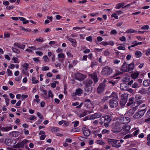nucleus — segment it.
Here are the masks:
<instances>
[{
  "label": "nucleus",
  "instance_id": "37998d69",
  "mask_svg": "<svg viewBox=\"0 0 150 150\" xmlns=\"http://www.w3.org/2000/svg\"><path fill=\"white\" fill-rule=\"evenodd\" d=\"M32 83L33 84L37 83H38L39 82V81L37 80H36V78L35 77H33L32 79Z\"/></svg>",
  "mask_w": 150,
  "mask_h": 150
},
{
  "label": "nucleus",
  "instance_id": "473e14b6",
  "mask_svg": "<svg viewBox=\"0 0 150 150\" xmlns=\"http://www.w3.org/2000/svg\"><path fill=\"white\" fill-rule=\"evenodd\" d=\"M28 140H25L23 141H22L21 142L19 143L20 145V147L23 148L24 146V144L27 143L28 142Z\"/></svg>",
  "mask_w": 150,
  "mask_h": 150
},
{
  "label": "nucleus",
  "instance_id": "72a5a7b5",
  "mask_svg": "<svg viewBox=\"0 0 150 150\" xmlns=\"http://www.w3.org/2000/svg\"><path fill=\"white\" fill-rule=\"evenodd\" d=\"M135 54L136 57L137 58L140 57L142 55V53L139 51H136L135 52Z\"/></svg>",
  "mask_w": 150,
  "mask_h": 150
},
{
  "label": "nucleus",
  "instance_id": "ea45409f",
  "mask_svg": "<svg viewBox=\"0 0 150 150\" xmlns=\"http://www.w3.org/2000/svg\"><path fill=\"white\" fill-rule=\"evenodd\" d=\"M11 142V140L8 139H6L5 140L4 143L5 144L8 146H11L10 144V142Z\"/></svg>",
  "mask_w": 150,
  "mask_h": 150
},
{
  "label": "nucleus",
  "instance_id": "8fccbe9b",
  "mask_svg": "<svg viewBox=\"0 0 150 150\" xmlns=\"http://www.w3.org/2000/svg\"><path fill=\"white\" fill-rule=\"evenodd\" d=\"M150 117V108L149 110L147 112L146 115V118H149Z\"/></svg>",
  "mask_w": 150,
  "mask_h": 150
},
{
  "label": "nucleus",
  "instance_id": "de8ad7c7",
  "mask_svg": "<svg viewBox=\"0 0 150 150\" xmlns=\"http://www.w3.org/2000/svg\"><path fill=\"white\" fill-rule=\"evenodd\" d=\"M110 98L109 96L104 97L103 98L102 100V102L103 103H104L106 102Z\"/></svg>",
  "mask_w": 150,
  "mask_h": 150
},
{
  "label": "nucleus",
  "instance_id": "79ce46f5",
  "mask_svg": "<svg viewBox=\"0 0 150 150\" xmlns=\"http://www.w3.org/2000/svg\"><path fill=\"white\" fill-rule=\"evenodd\" d=\"M139 92L142 94H145L146 93V91L145 88H142Z\"/></svg>",
  "mask_w": 150,
  "mask_h": 150
},
{
  "label": "nucleus",
  "instance_id": "4d7b16f0",
  "mask_svg": "<svg viewBox=\"0 0 150 150\" xmlns=\"http://www.w3.org/2000/svg\"><path fill=\"white\" fill-rule=\"evenodd\" d=\"M117 15H119L120 14H122L123 12L121 11H118L115 12Z\"/></svg>",
  "mask_w": 150,
  "mask_h": 150
},
{
  "label": "nucleus",
  "instance_id": "13d9d810",
  "mask_svg": "<svg viewBox=\"0 0 150 150\" xmlns=\"http://www.w3.org/2000/svg\"><path fill=\"white\" fill-rule=\"evenodd\" d=\"M74 123V127L78 126L79 123V122L77 121H76L74 122H73V123Z\"/></svg>",
  "mask_w": 150,
  "mask_h": 150
},
{
  "label": "nucleus",
  "instance_id": "0e129e2a",
  "mask_svg": "<svg viewBox=\"0 0 150 150\" xmlns=\"http://www.w3.org/2000/svg\"><path fill=\"white\" fill-rule=\"evenodd\" d=\"M37 115L41 119H42L43 118V117L42 115H41L40 113L38 112L37 113Z\"/></svg>",
  "mask_w": 150,
  "mask_h": 150
},
{
  "label": "nucleus",
  "instance_id": "ddd939ff",
  "mask_svg": "<svg viewBox=\"0 0 150 150\" xmlns=\"http://www.w3.org/2000/svg\"><path fill=\"white\" fill-rule=\"evenodd\" d=\"M138 109V106H137L134 107L129 110L128 111V113L129 115H132L135 112V111Z\"/></svg>",
  "mask_w": 150,
  "mask_h": 150
},
{
  "label": "nucleus",
  "instance_id": "774afa93",
  "mask_svg": "<svg viewBox=\"0 0 150 150\" xmlns=\"http://www.w3.org/2000/svg\"><path fill=\"white\" fill-rule=\"evenodd\" d=\"M46 137V135L45 134H43L40 137V139L41 140H44Z\"/></svg>",
  "mask_w": 150,
  "mask_h": 150
},
{
  "label": "nucleus",
  "instance_id": "4c0bfd02",
  "mask_svg": "<svg viewBox=\"0 0 150 150\" xmlns=\"http://www.w3.org/2000/svg\"><path fill=\"white\" fill-rule=\"evenodd\" d=\"M59 128L57 127H53L52 129H51V131L53 132H57L59 131Z\"/></svg>",
  "mask_w": 150,
  "mask_h": 150
},
{
  "label": "nucleus",
  "instance_id": "f257e3e1",
  "mask_svg": "<svg viewBox=\"0 0 150 150\" xmlns=\"http://www.w3.org/2000/svg\"><path fill=\"white\" fill-rule=\"evenodd\" d=\"M111 120L110 117L109 115H105L101 117L100 118V124L102 125L107 127L109 126V123Z\"/></svg>",
  "mask_w": 150,
  "mask_h": 150
},
{
  "label": "nucleus",
  "instance_id": "e433bc0d",
  "mask_svg": "<svg viewBox=\"0 0 150 150\" xmlns=\"http://www.w3.org/2000/svg\"><path fill=\"white\" fill-rule=\"evenodd\" d=\"M135 32H137L136 30L131 28L129 29L126 31V33H131Z\"/></svg>",
  "mask_w": 150,
  "mask_h": 150
},
{
  "label": "nucleus",
  "instance_id": "052dcab7",
  "mask_svg": "<svg viewBox=\"0 0 150 150\" xmlns=\"http://www.w3.org/2000/svg\"><path fill=\"white\" fill-rule=\"evenodd\" d=\"M13 60V61L15 63H18L19 62H18V59L17 58L13 57L12 58Z\"/></svg>",
  "mask_w": 150,
  "mask_h": 150
},
{
  "label": "nucleus",
  "instance_id": "6ab92c4d",
  "mask_svg": "<svg viewBox=\"0 0 150 150\" xmlns=\"http://www.w3.org/2000/svg\"><path fill=\"white\" fill-rule=\"evenodd\" d=\"M19 132L18 131H13L10 132L9 135L11 137H17L19 135Z\"/></svg>",
  "mask_w": 150,
  "mask_h": 150
},
{
  "label": "nucleus",
  "instance_id": "9b49d317",
  "mask_svg": "<svg viewBox=\"0 0 150 150\" xmlns=\"http://www.w3.org/2000/svg\"><path fill=\"white\" fill-rule=\"evenodd\" d=\"M101 115L102 114L100 113H96L91 115L90 119L91 120H94L99 118Z\"/></svg>",
  "mask_w": 150,
  "mask_h": 150
},
{
  "label": "nucleus",
  "instance_id": "338daca9",
  "mask_svg": "<svg viewBox=\"0 0 150 150\" xmlns=\"http://www.w3.org/2000/svg\"><path fill=\"white\" fill-rule=\"evenodd\" d=\"M117 16V15L115 14V12H114V14L111 15V17H114L116 19H117L118 18V17Z\"/></svg>",
  "mask_w": 150,
  "mask_h": 150
},
{
  "label": "nucleus",
  "instance_id": "a878e982",
  "mask_svg": "<svg viewBox=\"0 0 150 150\" xmlns=\"http://www.w3.org/2000/svg\"><path fill=\"white\" fill-rule=\"evenodd\" d=\"M112 97L114 98V99L116 100H118V98L117 96V94L115 92H113L112 93L111 95L110 96H109V98H111Z\"/></svg>",
  "mask_w": 150,
  "mask_h": 150
},
{
  "label": "nucleus",
  "instance_id": "e2e57ef3",
  "mask_svg": "<svg viewBox=\"0 0 150 150\" xmlns=\"http://www.w3.org/2000/svg\"><path fill=\"white\" fill-rule=\"evenodd\" d=\"M36 40L38 42H42L43 41V38L41 37H40L39 38H37L36 39Z\"/></svg>",
  "mask_w": 150,
  "mask_h": 150
},
{
  "label": "nucleus",
  "instance_id": "cd10ccee",
  "mask_svg": "<svg viewBox=\"0 0 150 150\" xmlns=\"http://www.w3.org/2000/svg\"><path fill=\"white\" fill-rule=\"evenodd\" d=\"M146 109L145 108L142 109V110H139L138 112V113H139V114H140V115H141V116L142 117L146 112Z\"/></svg>",
  "mask_w": 150,
  "mask_h": 150
},
{
  "label": "nucleus",
  "instance_id": "5701e85b",
  "mask_svg": "<svg viewBox=\"0 0 150 150\" xmlns=\"http://www.w3.org/2000/svg\"><path fill=\"white\" fill-rule=\"evenodd\" d=\"M142 117L141 116V115L138 112H136L133 116V118L135 119H139Z\"/></svg>",
  "mask_w": 150,
  "mask_h": 150
},
{
  "label": "nucleus",
  "instance_id": "f8f14e48",
  "mask_svg": "<svg viewBox=\"0 0 150 150\" xmlns=\"http://www.w3.org/2000/svg\"><path fill=\"white\" fill-rule=\"evenodd\" d=\"M67 38L68 39V40L72 43V45L73 47H76L77 46V42L75 39L71 38H68V36L67 37Z\"/></svg>",
  "mask_w": 150,
  "mask_h": 150
},
{
  "label": "nucleus",
  "instance_id": "09e8293b",
  "mask_svg": "<svg viewBox=\"0 0 150 150\" xmlns=\"http://www.w3.org/2000/svg\"><path fill=\"white\" fill-rule=\"evenodd\" d=\"M132 87L134 88H137L139 87V86L138 84L137 83L135 82L132 85Z\"/></svg>",
  "mask_w": 150,
  "mask_h": 150
},
{
  "label": "nucleus",
  "instance_id": "c85d7f7f",
  "mask_svg": "<svg viewBox=\"0 0 150 150\" xmlns=\"http://www.w3.org/2000/svg\"><path fill=\"white\" fill-rule=\"evenodd\" d=\"M14 45L17 46L18 48H21L22 49H23L24 48L25 45H21L18 43H15L14 44Z\"/></svg>",
  "mask_w": 150,
  "mask_h": 150
},
{
  "label": "nucleus",
  "instance_id": "c03bdc74",
  "mask_svg": "<svg viewBox=\"0 0 150 150\" xmlns=\"http://www.w3.org/2000/svg\"><path fill=\"white\" fill-rule=\"evenodd\" d=\"M132 137V134H129L126 135H125L124 137V139H127L130 138Z\"/></svg>",
  "mask_w": 150,
  "mask_h": 150
},
{
  "label": "nucleus",
  "instance_id": "9d476101",
  "mask_svg": "<svg viewBox=\"0 0 150 150\" xmlns=\"http://www.w3.org/2000/svg\"><path fill=\"white\" fill-rule=\"evenodd\" d=\"M121 70L122 71L129 72V69L128 65L125 62L121 68Z\"/></svg>",
  "mask_w": 150,
  "mask_h": 150
},
{
  "label": "nucleus",
  "instance_id": "49530a36",
  "mask_svg": "<svg viewBox=\"0 0 150 150\" xmlns=\"http://www.w3.org/2000/svg\"><path fill=\"white\" fill-rule=\"evenodd\" d=\"M10 33H8V32L5 33L4 34V38H9L10 37Z\"/></svg>",
  "mask_w": 150,
  "mask_h": 150
},
{
  "label": "nucleus",
  "instance_id": "6e6552de",
  "mask_svg": "<svg viewBox=\"0 0 150 150\" xmlns=\"http://www.w3.org/2000/svg\"><path fill=\"white\" fill-rule=\"evenodd\" d=\"M105 84L104 83H102L100 84L97 88V92L98 93H102L104 89V87Z\"/></svg>",
  "mask_w": 150,
  "mask_h": 150
},
{
  "label": "nucleus",
  "instance_id": "dca6fc26",
  "mask_svg": "<svg viewBox=\"0 0 150 150\" xmlns=\"http://www.w3.org/2000/svg\"><path fill=\"white\" fill-rule=\"evenodd\" d=\"M82 131L84 135L86 136H88L90 135V131L89 129L84 128V129H83Z\"/></svg>",
  "mask_w": 150,
  "mask_h": 150
},
{
  "label": "nucleus",
  "instance_id": "39448f33",
  "mask_svg": "<svg viewBox=\"0 0 150 150\" xmlns=\"http://www.w3.org/2000/svg\"><path fill=\"white\" fill-rule=\"evenodd\" d=\"M74 78L79 81L83 80L86 77V76L80 73H76L74 75Z\"/></svg>",
  "mask_w": 150,
  "mask_h": 150
},
{
  "label": "nucleus",
  "instance_id": "a211bd4d",
  "mask_svg": "<svg viewBox=\"0 0 150 150\" xmlns=\"http://www.w3.org/2000/svg\"><path fill=\"white\" fill-rule=\"evenodd\" d=\"M91 77L93 79L95 83H96L98 81V79L97 77V74L95 73H93L90 75Z\"/></svg>",
  "mask_w": 150,
  "mask_h": 150
},
{
  "label": "nucleus",
  "instance_id": "3c124183",
  "mask_svg": "<svg viewBox=\"0 0 150 150\" xmlns=\"http://www.w3.org/2000/svg\"><path fill=\"white\" fill-rule=\"evenodd\" d=\"M86 39L87 40L89 41L90 42H91L92 41L93 39L91 36H90L86 38Z\"/></svg>",
  "mask_w": 150,
  "mask_h": 150
},
{
  "label": "nucleus",
  "instance_id": "7c9ffc66",
  "mask_svg": "<svg viewBox=\"0 0 150 150\" xmlns=\"http://www.w3.org/2000/svg\"><path fill=\"white\" fill-rule=\"evenodd\" d=\"M125 5V4L124 3L118 4H117L116 6L115 7V8L117 9H119L121 7H123V6Z\"/></svg>",
  "mask_w": 150,
  "mask_h": 150
},
{
  "label": "nucleus",
  "instance_id": "f704fd0d",
  "mask_svg": "<svg viewBox=\"0 0 150 150\" xmlns=\"http://www.w3.org/2000/svg\"><path fill=\"white\" fill-rule=\"evenodd\" d=\"M19 19L23 22L24 24H27L28 23V21L26 20L25 18L22 17H19Z\"/></svg>",
  "mask_w": 150,
  "mask_h": 150
},
{
  "label": "nucleus",
  "instance_id": "c9c22d12",
  "mask_svg": "<svg viewBox=\"0 0 150 150\" xmlns=\"http://www.w3.org/2000/svg\"><path fill=\"white\" fill-rule=\"evenodd\" d=\"M139 75L138 73H134L132 75V78L133 79H135L138 78Z\"/></svg>",
  "mask_w": 150,
  "mask_h": 150
},
{
  "label": "nucleus",
  "instance_id": "864d4df0",
  "mask_svg": "<svg viewBox=\"0 0 150 150\" xmlns=\"http://www.w3.org/2000/svg\"><path fill=\"white\" fill-rule=\"evenodd\" d=\"M7 74L8 76H11L12 74V73L11 70L9 69H8L7 70Z\"/></svg>",
  "mask_w": 150,
  "mask_h": 150
},
{
  "label": "nucleus",
  "instance_id": "7ed1b4c3",
  "mask_svg": "<svg viewBox=\"0 0 150 150\" xmlns=\"http://www.w3.org/2000/svg\"><path fill=\"white\" fill-rule=\"evenodd\" d=\"M112 70L109 67H105L103 68L102 71V74L105 76H109L112 73Z\"/></svg>",
  "mask_w": 150,
  "mask_h": 150
},
{
  "label": "nucleus",
  "instance_id": "aec40b11",
  "mask_svg": "<svg viewBox=\"0 0 150 150\" xmlns=\"http://www.w3.org/2000/svg\"><path fill=\"white\" fill-rule=\"evenodd\" d=\"M0 129L3 131L7 132L12 129V127L9 126L6 127H0Z\"/></svg>",
  "mask_w": 150,
  "mask_h": 150
},
{
  "label": "nucleus",
  "instance_id": "bf43d9fd",
  "mask_svg": "<svg viewBox=\"0 0 150 150\" xmlns=\"http://www.w3.org/2000/svg\"><path fill=\"white\" fill-rule=\"evenodd\" d=\"M109 130L105 129H104L102 131V133L103 134H105L106 133L108 134L109 133Z\"/></svg>",
  "mask_w": 150,
  "mask_h": 150
},
{
  "label": "nucleus",
  "instance_id": "f3484780",
  "mask_svg": "<svg viewBox=\"0 0 150 150\" xmlns=\"http://www.w3.org/2000/svg\"><path fill=\"white\" fill-rule=\"evenodd\" d=\"M120 88L121 90L125 91L127 89V84L125 83H121L120 85Z\"/></svg>",
  "mask_w": 150,
  "mask_h": 150
},
{
  "label": "nucleus",
  "instance_id": "2f4dec72",
  "mask_svg": "<svg viewBox=\"0 0 150 150\" xmlns=\"http://www.w3.org/2000/svg\"><path fill=\"white\" fill-rule=\"evenodd\" d=\"M22 67H23L22 69H24L25 71H27L29 67V64L28 63H25L22 65Z\"/></svg>",
  "mask_w": 150,
  "mask_h": 150
},
{
  "label": "nucleus",
  "instance_id": "c756f323",
  "mask_svg": "<svg viewBox=\"0 0 150 150\" xmlns=\"http://www.w3.org/2000/svg\"><path fill=\"white\" fill-rule=\"evenodd\" d=\"M134 98L133 97H131L130 98L129 100V102L127 104V105L129 106L130 105L133 104L134 103Z\"/></svg>",
  "mask_w": 150,
  "mask_h": 150
},
{
  "label": "nucleus",
  "instance_id": "680f3d73",
  "mask_svg": "<svg viewBox=\"0 0 150 150\" xmlns=\"http://www.w3.org/2000/svg\"><path fill=\"white\" fill-rule=\"evenodd\" d=\"M14 7V6L13 5H12L11 6H7L6 7V8L8 10H10L13 8Z\"/></svg>",
  "mask_w": 150,
  "mask_h": 150
},
{
  "label": "nucleus",
  "instance_id": "a18cd8bd",
  "mask_svg": "<svg viewBox=\"0 0 150 150\" xmlns=\"http://www.w3.org/2000/svg\"><path fill=\"white\" fill-rule=\"evenodd\" d=\"M12 50L14 52L16 53H19L20 52V51L19 50L14 47H12Z\"/></svg>",
  "mask_w": 150,
  "mask_h": 150
},
{
  "label": "nucleus",
  "instance_id": "b1692460",
  "mask_svg": "<svg viewBox=\"0 0 150 150\" xmlns=\"http://www.w3.org/2000/svg\"><path fill=\"white\" fill-rule=\"evenodd\" d=\"M122 129L124 132H128L130 129V126L129 125H126L122 128Z\"/></svg>",
  "mask_w": 150,
  "mask_h": 150
},
{
  "label": "nucleus",
  "instance_id": "bb28decb",
  "mask_svg": "<svg viewBox=\"0 0 150 150\" xmlns=\"http://www.w3.org/2000/svg\"><path fill=\"white\" fill-rule=\"evenodd\" d=\"M128 96V94L127 93H124L122 94L121 96V99L122 100H127Z\"/></svg>",
  "mask_w": 150,
  "mask_h": 150
},
{
  "label": "nucleus",
  "instance_id": "1a4fd4ad",
  "mask_svg": "<svg viewBox=\"0 0 150 150\" xmlns=\"http://www.w3.org/2000/svg\"><path fill=\"white\" fill-rule=\"evenodd\" d=\"M93 83V81L89 79H87L83 82V83L85 87L92 86L91 85Z\"/></svg>",
  "mask_w": 150,
  "mask_h": 150
},
{
  "label": "nucleus",
  "instance_id": "69168bd1",
  "mask_svg": "<svg viewBox=\"0 0 150 150\" xmlns=\"http://www.w3.org/2000/svg\"><path fill=\"white\" fill-rule=\"evenodd\" d=\"M48 96L49 97H52L53 96V95L52 93V91L50 90L49 91Z\"/></svg>",
  "mask_w": 150,
  "mask_h": 150
},
{
  "label": "nucleus",
  "instance_id": "423d86ee",
  "mask_svg": "<svg viewBox=\"0 0 150 150\" xmlns=\"http://www.w3.org/2000/svg\"><path fill=\"white\" fill-rule=\"evenodd\" d=\"M130 118L128 117H121L120 119V123L122 124H127L130 122Z\"/></svg>",
  "mask_w": 150,
  "mask_h": 150
},
{
  "label": "nucleus",
  "instance_id": "412c9836",
  "mask_svg": "<svg viewBox=\"0 0 150 150\" xmlns=\"http://www.w3.org/2000/svg\"><path fill=\"white\" fill-rule=\"evenodd\" d=\"M129 69V72L131 73L132 72L133 69L134 68V63L132 62L131 64L128 65Z\"/></svg>",
  "mask_w": 150,
  "mask_h": 150
},
{
  "label": "nucleus",
  "instance_id": "f03ea898",
  "mask_svg": "<svg viewBox=\"0 0 150 150\" xmlns=\"http://www.w3.org/2000/svg\"><path fill=\"white\" fill-rule=\"evenodd\" d=\"M112 131L113 133H117L120 132L122 130L121 124L120 122L116 121L112 124Z\"/></svg>",
  "mask_w": 150,
  "mask_h": 150
},
{
  "label": "nucleus",
  "instance_id": "2eb2a0df",
  "mask_svg": "<svg viewBox=\"0 0 150 150\" xmlns=\"http://www.w3.org/2000/svg\"><path fill=\"white\" fill-rule=\"evenodd\" d=\"M91 100L90 99H87L85 100L84 104L85 105V106L87 108H89V105H91Z\"/></svg>",
  "mask_w": 150,
  "mask_h": 150
},
{
  "label": "nucleus",
  "instance_id": "603ef678",
  "mask_svg": "<svg viewBox=\"0 0 150 150\" xmlns=\"http://www.w3.org/2000/svg\"><path fill=\"white\" fill-rule=\"evenodd\" d=\"M43 58L45 62H48L49 61V59L48 58L47 56V55H45L43 57Z\"/></svg>",
  "mask_w": 150,
  "mask_h": 150
},
{
  "label": "nucleus",
  "instance_id": "4468645a",
  "mask_svg": "<svg viewBox=\"0 0 150 150\" xmlns=\"http://www.w3.org/2000/svg\"><path fill=\"white\" fill-rule=\"evenodd\" d=\"M93 90V88L92 86L89 87H85V94H88L91 93Z\"/></svg>",
  "mask_w": 150,
  "mask_h": 150
},
{
  "label": "nucleus",
  "instance_id": "0eeeda50",
  "mask_svg": "<svg viewBox=\"0 0 150 150\" xmlns=\"http://www.w3.org/2000/svg\"><path fill=\"white\" fill-rule=\"evenodd\" d=\"M117 100L114 98L111 99L109 101L110 106L111 108H115L118 105V102Z\"/></svg>",
  "mask_w": 150,
  "mask_h": 150
},
{
  "label": "nucleus",
  "instance_id": "4be33fe9",
  "mask_svg": "<svg viewBox=\"0 0 150 150\" xmlns=\"http://www.w3.org/2000/svg\"><path fill=\"white\" fill-rule=\"evenodd\" d=\"M143 85L144 86H150V79H146L143 81Z\"/></svg>",
  "mask_w": 150,
  "mask_h": 150
},
{
  "label": "nucleus",
  "instance_id": "6e6d98bb",
  "mask_svg": "<svg viewBox=\"0 0 150 150\" xmlns=\"http://www.w3.org/2000/svg\"><path fill=\"white\" fill-rule=\"evenodd\" d=\"M49 67L47 66L44 67L42 68V69L43 71L48 70H49Z\"/></svg>",
  "mask_w": 150,
  "mask_h": 150
},
{
  "label": "nucleus",
  "instance_id": "20e7f679",
  "mask_svg": "<svg viewBox=\"0 0 150 150\" xmlns=\"http://www.w3.org/2000/svg\"><path fill=\"white\" fill-rule=\"evenodd\" d=\"M108 143L112 145V146L116 148H118L121 146V144L119 140L114 139H110L108 140Z\"/></svg>",
  "mask_w": 150,
  "mask_h": 150
},
{
  "label": "nucleus",
  "instance_id": "58836bf2",
  "mask_svg": "<svg viewBox=\"0 0 150 150\" xmlns=\"http://www.w3.org/2000/svg\"><path fill=\"white\" fill-rule=\"evenodd\" d=\"M127 102V100H121L120 102V105L122 106H124L125 105V104Z\"/></svg>",
  "mask_w": 150,
  "mask_h": 150
},
{
  "label": "nucleus",
  "instance_id": "393cba45",
  "mask_svg": "<svg viewBox=\"0 0 150 150\" xmlns=\"http://www.w3.org/2000/svg\"><path fill=\"white\" fill-rule=\"evenodd\" d=\"M83 90L81 88H79L76 90L75 94L76 95H78L79 96H80L83 93Z\"/></svg>",
  "mask_w": 150,
  "mask_h": 150
},
{
  "label": "nucleus",
  "instance_id": "5fc2aeb1",
  "mask_svg": "<svg viewBox=\"0 0 150 150\" xmlns=\"http://www.w3.org/2000/svg\"><path fill=\"white\" fill-rule=\"evenodd\" d=\"M149 26L148 25H144L141 28L142 30L148 29L149 28Z\"/></svg>",
  "mask_w": 150,
  "mask_h": 150
},
{
  "label": "nucleus",
  "instance_id": "a19ab883",
  "mask_svg": "<svg viewBox=\"0 0 150 150\" xmlns=\"http://www.w3.org/2000/svg\"><path fill=\"white\" fill-rule=\"evenodd\" d=\"M142 98V96L139 95H137L135 96V99L136 101L139 100Z\"/></svg>",
  "mask_w": 150,
  "mask_h": 150
}]
</instances>
